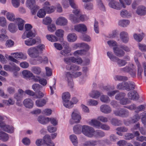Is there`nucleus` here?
<instances>
[{
	"label": "nucleus",
	"instance_id": "nucleus-1",
	"mask_svg": "<svg viewBox=\"0 0 146 146\" xmlns=\"http://www.w3.org/2000/svg\"><path fill=\"white\" fill-rule=\"evenodd\" d=\"M120 70L123 72L128 73L133 78L136 77V68L135 65L132 63H131L128 66L120 68Z\"/></svg>",
	"mask_w": 146,
	"mask_h": 146
},
{
	"label": "nucleus",
	"instance_id": "nucleus-2",
	"mask_svg": "<svg viewBox=\"0 0 146 146\" xmlns=\"http://www.w3.org/2000/svg\"><path fill=\"white\" fill-rule=\"evenodd\" d=\"M119 1L121 5L116 1L112 0L109 3V6L112 8L118 10L121 9L122 7L123 8H125L126 7V5L123 0H119Z\"/></svg>",
	"mask_w": 146,
	"mask_h": 146
},
{
	"label": "nucleus",
	"instance_id": "nucleus-3",
	"mask_svg": "<svg viewBox=\"0 0 146 146\" xmlns=\"http://www.w3.org/2000/svg\"><path fill=\"white\" fill-rule=\"evenodd\" d=\"M94 129L92 127L86 125L82 126V132L85 135L90 137L93 136Z\"/></svg>",
	"mask_w": 146,
	"mask_h": 146
},
{
	"label": "nucleus",
	"instance_id": "nucleus-4",
	"mask_svg": "<svg viewBox=\"0 0 146 146\" xmlns=\"http://www.w3.org/2000/svg\"><path fill=\"white\" fill-rule=\"evenodd\" d=\"M113 112L115 115L122 117H127L129 115V111L124 108H121L117 110H114Z\"/></svg>",
	"mask_w": 146,
	"mask_h": 146
},
{
	"label": "nucleus",
	"instance_id": "nucleus-5",
	"mask_svg": "<svg viewBox=\"0 0 146 146\" xmlns=\"http://www.w3.org/2000/svg\"><path fill=\"white\" fill-rule=\"evenodd\" d=\"M43 9L46 13H50L54 12L55 9L54 6H50L49 3L46 1L44 4Z\"/></svg>",
	"mask_w": 146,
	"mask_h": 146
},
{
	"label": "nucleus",
	"instance_id": "nucleus-6",
	"mask_svg": "<svg viewBox=\"0 0 146 146\" xmlns=\"http://www.w3.org/2000/svg\"><path fill=\"white\" fill-rule=\"evenodd\" d=\"M2 130L9 133L14 132V129L13 126L6 124L4 122L1 121V130Z\"/></svg>",
	"mask_w": 146,
	"mask_h": 146
},
{
	"label": "nucleus",
	"instance_id": "nucleus-7",
	"mask_svg": "<svg viewBox=\"0 0 146 146\" xmlns=\"http://www.w3.org/2000/svg\"><path fill=\"white\" fill-rule=\"evenodd\" d=\"M72 119L74 120V122L75 123H78L81 119V117L80 113L77 109L74 110L72 114Z\"/></svg>",
	"mask_w": 146,
	"mask_h": 146
},
{
	"label": "nucleus",
	"instance_id": "nucleus-8",
	"mask_svg": "<svg viewBox=\"0 0 146 146\" xmlns=\"http://www.w3.org/2000/svg\"><path fill=\"white\" fill-rule=\"evenodd\" d=\"M27 52L29 55L34 58H36L38 56L39 52L36 47H31L28 50Z\"/></svg>",
	"mask_w": 146,
	"mask_h": 146
},
{
	"label": "nucleus",
	"instance_id": "nucleus-9",
	"mask_svg": "<svg viewBox=\"0 0 146 146\" xmlns=\"http://www.w3.org/2000/svg\"><path fill=\"white\" fill-rule=\"evenodd\" d=\"M44 143L43 146H54L55 145L51 141L50 136L48 135H46L43 138Z\"/></svg>",
	"mask_w": 146,
	"mask_h": 146
},
{
	"label": "nucleus",
	"instance_id": "nucleus-10",
	"mask_svg": "<svg viewBox=\"0 0 146 146\" xmlns=\"http://www.w3.org/2000/svg\"><path fill=\"white\" fill-rule=\"evenodd\" d=\"M74 29L76 31L81 33L86 32L87 30L86 26L83 24H79L75 25Z\"/></svg>",
	"mask_w": 146,
	"mask_h": 146
},
{
	"label": "nucleus",
	"instance_id": "nucleus-11",
	"mask_svg": "<svg viewBox=\"0 0 146 146\" xmlns=\"http://www.w3.org/2000/svg\"><path fill=\"white\" fill-rule=\"evenodd\" d=\"M100 110L101 112L105 114L110 113L112 111L111 107L107 104H103L100 107Z\"/></svg>",
	"mask_w": 146,
	"mask_h": 146
},
{
	"label": "nucleus",
	"instance_id": "nucleus-12",
	"mask_svg": "<svg viewBox=\"0 0 146 146\" xmlns=\"http://www.w3.org/2000/svg\"><path fill=\"white\" fill-rule=\"evenodd\" d=\"M127 95L128 98L131 100H137L139 99V95L136 91L133 90L130 92L128 93Z\"/></svg>",
	"mask_w": 146,
	"mask_h": 146
},
{
	"label": "nucleus",
	"instance_id": "nucleus-13",
	"mask_svg": "<svg viewBox=\"0 0 146 146\" xmlns=\"http://www.w3.org/2000/svg\"><path fill=\"white\" fill-rule=\"evenodd\" d=\"M68 23V21L65 18L61 17L58 18L56 21V23L57 25L60 26L66 25Z\"/></svg>",
	"mask_w": 146,
	"mask_h": 146
},
{
	"label": "nucleus",
	"instance_id": "nucleus-14",
	"mask_svg": "<svg viewBox=\"0 0 146 146\" xmlns=\"http://www.w3.org/2000/svg\"><path fill=\"white\" fill-rule=\"evenodd\" d=\"M66 68L68 70L76 71L80 70V68L78 65L74 64H70L66 65Z\"/></svg>",
	"mask_w": 146,
	"mask_h": 146
},
{
	"label": "nucleus",
	"instance_id": "nucleus-15",
	"mask_svg": "<svg viewBox=\"0 0 146 146\" xmlns=\"http://www.w3.org/2000/svg\"><path fill=\"white\" fill-rule=\"evenodd\" d=\"M120 37L122 42L125 43L128 42L129 40V37L127 33L123 31L120 34Z\"/></svg>",
	"mask_w": 146,
	"mask_h": 146
},
{
	"label": "nucleus",
	"instance_id": "nucleus-16",
	"mask_svg": "<svg viewBox=\"0 0 146 146\" xmlns=\"http://www.w3.org/2000/svg\"><path fill=\"white\" fill-rule=\"evenodd\" d=\"M137 14L140 15H144L146 14V7L143 6H139L136 10Z\"/></svg>",
	"mask_w": 146,
	"mask_h": 146
},
{
	"label": "nucleus",
	"instance_id": "nucleus-17",
	"mask_svg": "<svg viewBox=\"0 0 146 146\" xmlns=\"http://www.w3.org/2000/svg\"><path fill=\"white\" fill-rule=\"evenodd\" d=\"M127 82H124L119 83L117 86V88L119 90H126L127 91L128 89V87Z\"/></svg>",
	"mask_w": 146,
	"mask_h": 146
},
{
	"label": "nucleus",
	"instance_id": "nucleus-18",
	"mask_svg": "<svg viewBox=\"0 0 146 146\" xmlns=\"http://www.w3.org/2000/svg\"><path fill=\"white\" fill-rule=\"evenodd\" d=\"M113 49L115 54L118 57H123L125 54V52L119 48L113 47Z\"/></svg>",
	"mask_w": 146,
	"mask_h": 146
},
{
	"label": "nucleus",
	"instance_id": "nucleus-19",
	"mask_svg": "<svg viewBox=\"0 0 146 146\" xmlns=\"http://www.w3.org/2000/svg\"><path fill=\"white\" fill-rule=\"evenodd\" d=\"M23 103L25 106L28 108H32L33 105V102L32 100L29 98H27L24 100Z\"/></svg>",
	"mask_w": 146,
	"mask_h": 146
},
{
	"label": "nucleus",
	"instance_id": "nucleus-20",
	"mask_svg": "<svg viewBox=\"0 0 146 146\" xmlns=\"http://www.w3.org/2000/svg\"><path fill=\"white\" fill-rule=\"evenodd\" d=\"M49 117H45L44 116L40 115L38 118V121L40 123L45 125L49 122Z\"/></svg>",
	"mask_w": 146,
	"mask_h": 146
},
{
	"label": "nucleus",
	"instance_id": "nucleus-21",
	"mask_svg": "<svg viewBox=\"0 0 146 146\" xmlns=\"http://www.w3.org/2000/svg\"><path fill=\"white\" fill-rule=\"evenodd\" d=\"M48 100V99L47 98H45V99L37 100L36 102V104L38 107H42L46 104Z\"/></svg>",
	"mask_w": 146,
	"mask_h": 146
},
{
	"label": "nucleus",
	"instance_id": "nucleus-22",
	"mask_svg": "<svg viewBox=\"0 0 146 146\" xmlns=\"http://www.w3.org/2000/svg\"><path fill=\"white\" fill-rule=\"evenodd\" d=\"M105 133L101 130H94L93 134V136L96 138L102 137L105 136Z\"/></svg>",
	"mask_w": 146,
	"mask_h": 146
},
{
	"label": "nucleus",
	"instance_id": "nucleus-23",
	"mask_svg": "<svg viewBox=\"0 0 146 146\" xmlns=\"http://www.w3.org/2000/svg\"><path fill=\"white\" fill-rule=\"evenodd\" d=\"M77 38V36L74 33L69 34L67 36L68 41L70 42H73L75 41Z\"/></svg>",
	"mask_w": 146,
	"mask_h": 146
},
{
	"label": "nucleus",
	"instance_id": "nucleus-24",
	"mask_svg": "<svg viewBox=\"0 0 146 146\" xmlns=\"http://www.w3.org/2000/svg\"><path fill=\"white\" fill-rule=\"evenodd\" d=\"M22 74L23 77L25 78H28L34 77V75L31 72L27 70H24L22 71Z\"/></svg>",
	"mask_w": 146,
	"mask_h": 146
},
{
	"label": "nucleus",
	"instance_id": "nucleus-25",
	"mask_svg": "<svg viewBox=\"0 0 146 146\" xmlns=\"http://www.w3.org/2000/svg\"><path fill=\"white\" fill-rule=\"evenodd\" d=\"M89 123L91 125L94 126L96 127L98 129L100 128V126L101 124V123L97 120L92 119L89 122Z\"/></svg>",
	"mask_w": 146,
	"mask_h": 146
},
{
	"label": "nucleus",
	"instance_id": "nucleus-26",
	"mask_svg": "<svg viewBox=\"0 0 146 146\" xmlns=\"http://www.w3.org/2000/svg\"><path fill=\"white\" fill-rule=\"evenodd\" d=\"M1 41H5L8 38V36L6 34V32L5 29H2L1 31Z\"/></svg>",
	"mask_w": 146,
	"mask_h": 146
},
{
	"label": "nucleus",
	"instance_id": "nucleus-27",
	"mask_svg": "<svg viewBox=\"0 0 146 146\" xmlns=\"http://www.w3.org/2000/svg\"><path fill=\"white\" fill-rule=\"evenodd\" d=\"M114 62H116L119 67H123L125 66L127 64V62L124 60L119 59L117 57L116 60Z\"/></svg>",
	"mask_w": 146,
	"mask_h": 146
},
{
	"label": "nucleus",
	"instance_id": "nucleus-28",
	"mask_svg": "<svg viewBox=\"0 0 146 146\" xmlns=\"http://www.w3.org/2000/svg\"><path fill=\"white\" fill-rule=\"evenodd\" d=\"M69 19L73 23H76L79 22V19L78 17L73 14H71L69 16Z\"/></svg>",
	"mask_w": 146,
	"mask_h": 146
},
{
	"label": "nucleus",
	"instance_id": "nucleus-29",
	"mask_svg": "<svg viewBox=\"0 0 146 146\" xmlns=\"http://www.w3.org/2000/svg\"><path fill=\"white\" fill-rule=\"evenodd\" d=\"M14 54L15 55V56H14V58L17 59L20 58L24 60L27 58L26 56L21 52L12 53L11 54V55H14Z\"/></svg>",
	"mask_w": 146,
	"mask_h": 146
},
{
	"label": "nucleus",
	"instance_id": "nucleus-30",
	"mask_svg": "<svg viewBox=\"0 0 146 146\" xmlns=\"http://www.w3.org/2000/svg\"><path fill=\"white\" fill-rule=\"evenodd\" d=\"M9 31L12 33H15L17 30L16 25L13 23H10L8 26Z\"/></svg>",
	"mask_w": 146,
	"mask_h": 146
},
{
	"label": "nucleus",
	"instance_id": "nucleus-31",
	"mask_svg": "<svg viewBox=\"0 0 146 146\" xmlns=\"http://www.w3.org/2000/svg\"><path fill=\"white\" fill-rule=\"evenodd\" d=\"M16 21L18 23V29L19 30H22L24 28V25L25 23L24 21L22 19L18 18L16 19Z\"/></svg>",
	"mask_w": 146,
	"mask_h": 146
},
{
	"label": "nucleus",
	"instance_id": "nucleus-32",
	"mask_svg": "<svg viewBox=\"0 0 146 146\" xmlns=\"http://www.w3.org/2000/svg\"><path fill=\"white\" fill-rule=\"evenodd\" d=\"M89 95L93 98L97 99L99 97L101 94L99 92L97 91H93L90 93Z\"/></svg>",
	"mask_w": 146,
	"mask_h": 146
},
{
	"label": "nucleus",
	"instance_id": "nucleus-33",
	"mask_svg": "<svg viewBox=\"0 0 146 146\" xmlns=\"http://www.w3.org/2000/svg\"><path fill=\"white\" fill-rule=\"evenodd\" d=\"M63 102H64V104H66V101L69 100L70 98V95L68 92L64 93L62 97Z\"/></svg>",
	"mask_w": 146,
	"mask_h": 146
},
{
	"label": "nucleus",
	"instance_id": "nucleus-34",
	"mask_svg": "<svg viewBox=\"0 0 146 146\" xmlns=\"http://www.w3.org/2000/svg\"><path fill=\"white\" fill-rule=\"evenodd\" d=\"M36 43L35 39L33 38H30L25 41V44L28 46H32L35 44Z\"/></svg>",
	"mask_w": 146,
	"mask_h": 146
},
{
	"label": "nucleus",
	"instance_id": "nucleus-35",
	"mask_svg": "<svg viewBox=\"0 0 146 146\" xmlns=\"http://www.w3.org/2000/svg\"><path fill=\"white\" fill-rule=\"evenodd\" d=\"M35 0H27L26 2V6L28 8H32L35 6L37 5H36Z\"/></svg>",
	"mask_w": 146,
	"mask_h": 146
},
{
	"label": "nucleus",
	"instance_id": "nucleus-36",
	"mask_svg": "<svg viewBox=\"0 0 146 146\" xmlns=\"http://www.w3.org/2000/svg\"><path fill=\"white\" fill-rule=\"evenodd\" d=\"M111 123L112 125L115 126H119L122 124L120 120L115 118H113L111 119Z\"/></svg>",
	"mask_w": 146,
	"mask_h": 146
},
{
	"label": "nucleus",
	"instance_id": "nucleus-37",
	"mask_svg": "<svg viewBox=\"0 0 146 146\" xmlns=\"http://www.w3.org/2000/svg\"><path fill=\"white\" fill-rule=\"evenodd\" d=\"M74 46L76 47H80L88 50H89L90 48L89 45L84 42L76 44Z\"/></svg>",
	"mask_w": 146,
	"mask_h": 146
},
{
	"label": "nucleus",
	"instance_id": "nucleus-38",
	"mask_svg": "<svg viewBox=\"0 0 146 146\" xmlns=\"http://www.w3.org/2000/svg\"><path fill=\"white\" fill-rule=\"evenodd\" d=\"M31 71L34 74L39 75L41 72V69L39 67L33 66L31 68Z\"/></svg>",
	"mask_w": 146,
	"mask_h": 146
},
{
	"label": "nucleus",
	"instance_id": "nucleus-39",
	"mask_svg": "<svg viewBox=\"0 0 146 146\" xmlns=\"http://www.w3.org/2000/svg\"><path fill=\"white\" fill-rule=\"evenodd\" d=\"M9 139L8 135L4 132H1V140L4 141H7Z\"/></svg>",
	"mask_w": 146,
	"mask_h": 146
},
{
	"label": "nucleus",
	"instance_id": "nucleus-40",
	"mask_svg": "<svg viewBox=\"0 0 146 146\" xmlns=\"http://www.w3.org/2000/svg\"><path fill=\"white\" fill-rule=\"evenodd\" d=\"M52 82H54L53 84H52V86H50V94L51 95H52L54 93V90H56L55 85L56 83V79H55V78H54L51 80V83H52Z\"/></svg>",
	"mask_w": 146,
	"mask_h": 146
},
{
	"label": "nucleus",
	"instance_id": "nucleus-41",
	"mask_svg": "<svg viewBox=\"0 0 146 146\" xmlns=\"http://www.w3.org/2000/svg\"><path fill=\"white\" fill-rule=\"evenodd\" d=\"M100 99L102 102L106 104L109 103L110 101V98L107 95H102L100 98Z\"/></svg>",
	"mask_w": 146,
	"mask_h": 146
},
{
	"label": "nucleus",
	"instance_id": "nucleus-42",
	"mask_svg": "<svg viewBox=\"0 0 146 146\" xmlns=\"http://www.w3.org/2000/svg\"><path fill=\"white\" fill-rule=\"evenodd\" d=\"M46 37L48 40L51 42H56L58 40V38L52 35H47L46 36Z\"/></svg>",
	"mask_w": 146,
	"mask_h": 146
},
{
	"label": "nucleus",
	"instance_id": "nucleus-43",
	"mask_svg": "<svg viewBox=\"0 0 146 146\" xmlns=\"http://www.w3.org/2000/svg\"><path fill=\"white\" fill-rule=\"evenodd\" d=\"M129 23V21L128 20H121L119 21L118 25H119L125 27L128 25Z\"/></svg>",
	"mask_w": 146,
	"mask_h": 146
},
{
	"label": "nucleus",
	"instance_id": "nucleus-44",
	"mask_svg": "<svg viewBox=\"0 0 146 146\" xmlns=\"http://www.w3.org/2000/svg\"><path fill=\"white\" fill-rule=\"evenodd\" d=\"M6 17L10 21H13L15 20L16 21V19H15V15L12 13H6Z\"/></svg>",
	"mask_w": 146,
	"mask_h": 146
},
{
	"label": "nucleus",
	"instance_id": "nucleus-45",
	"mask_svg": "<svg viewBox=\"0 0 146 146\" xmlns=\"http://www.w3.org/2000/svg\"><path fill=\"white\" fill-rule=\"evenodd\" d=\"M144 34L142 33V34H134L133 36L134 38L138 42H140L143 39L144 36Z\"/></svg>",
	"mask_w": 146,
	"mask_h": 146
},
{
	"label": "nucleus",
	"instance_id": "nucleus-46",
	"mask_svg": "<svg viewBox=\"0 0 146 146\" xmlns=\"http://www.w3.org/2000/svg\"><path fill=\"white\" fill-rule=\"evenodd\" d=\"M105 143L108 145H109L110 143L109 141L107 139L104 140H99L97 141V145L99 146H105Z\"/></svg>",
	"mask_w": 146,
	"mask_h": 146
},
{
	"label": "nucleus",
	"instance_id": "nucleus-47",
	"mask_svg": "<svg viewBox=\"0 0 146 146\" xmlns=\"http://www.w3.org/2000/svg\"><path fill=\"white\" fill-rule=\"evenodd\" d=\"M70 138L73 145L75 146H77L78 142L76 136L75 135H72L70 136Z\"/></svg>",
	"mask_w": 146,
	"mask_h": 146
},
{
	"label": "nucleus",
	"instance_id": "nucleus-48",
	"mask_svg": "<svg viewBox=\"0 0 146 146\" xmlns=\"http://www.w3.org/2000/svg\"><path fill=\"white\" fill-rule=\"evenodd\" d=\"M115 80H118L120 81H126L128 79V78L124 76L117 75L115 76L114 78Z\"/></svg>",
	"mask_w": 146,
	"mask_h": 146
},
{
	"label": "nucleus",
	"instance_id": "nucleus-49",
	"mask_svg": "<svg viewBox=\"0 0 146 146\" xmlns=\"http://www.w3.org/2000/svg\"><path fill=\"white\" fill-rule=\"evenodd\" d=\"M98 7L101 11H105L106 9L102 3L101 0H96Z\"/></svg>",
	"mask_w": 146,
	"mask_h": 146
},
{
	"label": "nucleus",
	"instance_id": "nucleus-50",
	"mask_svg": "<svg viewBox=\"0 0 146 146\" xmlns=\"http://www.w3.org/2000/svg\"><path fill=\"white\" fill-rule=\"evenodd\" d=\"M46 14V13L44 11L43 8L42 9H40L37 12V16L40 18L44 17Z\"/></svg>",
	"mask_w": 146,
	"mask_h": 146
},
{
	"label": "nucleus",
	"instance_id": "nucleus-51",
	"mask_svg": "<svg viewBox=\"0 0 146 146\" xmlns=\"http://www.w3.org/2000/svg\"><path fill=\"white\" fill-rule=\"evenodd\" d=\"M121 17H128L131 16V14L128 12L127 11L125 10H123L121 11L120 13Z\"/></svg>",
	"mask_w": 146,
	"mask_h": 146
},
{
	"label": "nucleus",
	"instance_id": "nucleus-52",
	"mask_svg": "<svg viewBox=\"0 0 146 146\" xmlns=\"http://www.w3.org/2000/svg\"><path fill=\"white\" fill-rule=\"evenodd\" d=\"M65 49L60 51V53L62 55L66 56H67L68 54L71 51V49L69 47L65 48Z\"/></svg>",
	"mask_w": 146,
	"mask_h": 146
},
{
	"label": "nucleus",
	"instance_id": "nucleus-53",
	"mask_svg": "<svg viewBox=\"0 0 146 146\" xmlns=\"http://www.w3.org/2000/svg\"><path fill=\"white\" fill-rule=\"evenodd\" d=\"M9 64L11 65V71H19L20 70V68L14 63L12 62L10 63Z\"/></svg>",
	"mask_w": 146,
	"mask_h": 146
},
{
	"label": "nucleus",
	"instance_id": "nucleus-54",
	"mask_svg": "<svg viewBox=\"0 0 146 146\" xmlns=\"http://www.w3.org/2000/svg\"><path fill=\"white\" fill-rule=\"evenodd\" d=\"M128 85V88H129L127 90V91H129L134 90L135 88V85L134 83L132 81L127 82Z\"/></svg>",
	"mask_w": 146,
	"mask_h": 146
},
{
	"label": "nucleus",
	"instance_id": "nucleus-55",
	"mask_svg": "<svg viewBox=\"0 0 146 146\" xmlns=\"http://www.w3.org/2000/svg\"><path fill=\"white\" fill-rule=\"evenodd\" d=\"M81 126L79 125H77L73 127V130L76 134H79L80 132Z\"/></svg>",
	"mask_w": 146,
	"mask_h": 146
},
{
	"label": "nucleus",
	"instance_id": "nucleus-56",
	"mask_svg": "<svg viewBox=\"0 0 146 146\" xmlns=\"http://www.w3.org/2000/svg\"><path fill=\"white\" fill-rule=\"evenodd\" d=\"M14 42L11 39L7 40L5 43L6 46L7 48H10L12 47L14 45Z\"/></svg>",
	"mask_w": 146,
	"mask_h": 146
},
{
	"label": "nucleus",
	"instance_id": "nucleus-57",
	"mask_svg": "<svg viewBox=\"0 0 146 146\" xmlns=\"http://www.w3.org/2000/svg\"><path fill=\"white\" fill-rule=\"evenodd\" d=\"M109 141L110 143V144L112 143L115 142L118 140V138L114 134H111L110 136Z\"/></svg>",
	"mask_w": 146,
	"mask_h": 146
},
{
	"label": "nucleus",
	"instance_id": "nucleus-58",
	"mask_svg": "<svg viewBox=\"0 0 146 146\" xmlns=\"http://www.w3.org/2000/svg\"><path fill=\"white\" fill-rule=\"evenodd\" d=\"M64 31L61 29H59L56 31L55 34L57 36L59 37H62L63 36Z\"/></svg>",
	"mask_w": 146,
	"mask_h": 146
},
{
	"label": "nucleus",
	"instance_id": "nucleus-59",
	"mask_svg": "<svg viewBox=\"0 0 146 146\" xmlns=\"http://www.w3.org/2000/svg\"><path fill=\"white\" fill-rule=\"evenodd\" d=\"M140 118L138 114L136 113L131 118V122L133 123H135Z\"/></svg>",
	"mask_w": 146,
	"mask_h": 146
},
{
	"label": "nucleus",
	"instance_id": "nucleus-60",
	"mask_svg": "<svg viewBox=\"0 0 146 146\" xmlns=\"http://www.w3.org/2000/svg\"><path fill=\"white\" fill-rule=\"evenodd\" d=\"M14 98L18 102L21 101L23 99V95L20 94L15 93L14 96Z\"/></svg>",
	"mask_w": 146,
	"mask_h": 146
},
{
	"label": "nucleus",
	"instance_id": "nucleus-61",
	"mask_svg": "<svg viewBox=\"0 0 146 146\" xmlns=\"http://www.w3.org/2000/svg\"><path fill=\"white\" fill-rule=\"evenodd\" d=\"M125 96V94L123 92L119 93L117 94L115 96V98L117 100H120L123 98Z\"/></svg>",
	"mask_w": 146,
	"mask_h": 146
},
{
	"label": "nucleus",
	"instance_id": "nucleus-62",
	"mask_svg": "<svg viewBox=\"0 0 146 146\" xmlns=\"http://www.w3.org/2000/svg\"><path fill=\"white\" fill-rule=\"evenodd\" d=\"M107 55L111 61L114 62L116 60L117 57L114 56L111 52H108Z\"/></svg>",
	"mask_w": 146,
	"mask_h": 146
},
{
	"label": "nucleus",
	"instance_id": "nucleus-63",
	"mask_svg": "<svg viewBox=\"0 0 146 146\" xmlns=\"http://www.w3.org/2000/svg\"><path fill=\"white\" fill-rule=\"evenodd\" d=\"M41 88L40 85L38 84H35L32 86L33 90L36 92H39Z\"/></svg>",
	"mask_w": 146,
	"mask_h": 146
},
{
	"label": "nucleus",
	"instance_id": "nucleus-64",
	"mask_svg": "<svg viewBox=\"0 0 146 146\" xmlns=\"http://www.w3.org/2000/svg\"><path fill=\"white\" fill-rule=\"evenodd\" d=\"M141 121L146 127V112L142 113L141 114Z\"/></svg>",
	"mask_w": 146,
	"mask_h": 146
}]
</instances>
